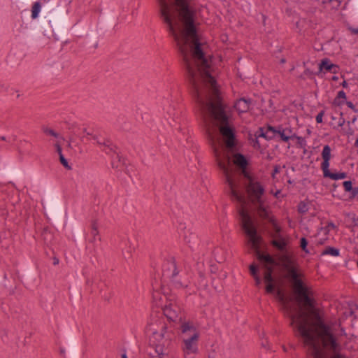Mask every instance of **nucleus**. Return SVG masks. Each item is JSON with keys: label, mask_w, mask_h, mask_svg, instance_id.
<instances>
[{"label": "nucleus", "mask_w": 358, "mask_h": 358, "mask_svg": "<svg viewBox=\"0 0 358 358\" xmlns=\"http://www.w3.org/2000/svg\"><path fill=\"white\" fill-rule=\"evenodd\" d=\"M295 137L293 130L287 127L279 126L273 127L268 126L266 128H260L250 137V143L255 149L261 150L266 145V141L271 139L288 142L294 141Z\"/></svg>", "instance_id": "obj_4"}, {"label": "nucleus", "mask_w": 358, "mask_h": 358, "mask_svg": "<svg viewBox=\"0 0 358 358\" xmlns=\"http://www.w3.org/2000/svg\"><path fill=\"white\" fill-rule=\"evenodd\" d=\"M280 194V191H277L276 193L275 194V196L276 197H278L279 194Z\"/></svg>", "instance_id": "obj_44"}, {"label": "nucleus", "mask_w": 358, "mask_h": 358, "mask_svg": "<svg viewBox=\"0 0 358 358\" xmlns=\"http://www.w3.org/2000/svg\"><path fill=\"white\" fill-rule=\"evenodd\" d=\"M181 348L184 355L196 354L199 351L200 332L197 327L191 321L182 322L180 327Z\"/></svg>", "instance_id": "obj_5"}, {"label": "nucleus", "mask_w": 358, "mask_h": 358, "mask_svg": "<svg viewBox=\"0 0 358 358\" xmlns=\"http://www.w3.org/2000/svg\"><path fill=\"white\" fill-rule=\"evenodd\" d=\"M338 80V77L337 76H333L331 77V80L333 81H337Z\"/></svg>", "instance_id": "obj_40"}, {"label": "nucleus", "mask_w": 358, "mask_h": 358, "mask_svg": "<svg viewBox=\"0 0 358 358\" xmlns=\"http://www.w3.org/2000/svg\"><path fill=\"white\" fill-rule=\"evenodd\" d=\"M162 310L164 315L171 321H174L178 317L180 311L179 308L172 303L165 305Z\"/></svg>", "instance_id": "obj_12"}, {"label": "nucleus", "mask_w": 358, "mask_h": 358, "mask_svg": "<svg viewBox=\"0 0 358 358\" xmlns=\"http://www.w3.org/2000/svg\"><path fill=\"white\" fill-rule=\"evenodd\" d=\"M343 185L344 187V190L346 192H349L350 190H352V182L350 180H345L343 182Z\"/></svg>", "instance_id": "obj_25"}, {"label": "nucleus", "mask_w": 358, "mask_h": 358, "mask_svg": "<svg viewBox=\"0 0 358 358\" xmlns=\"http://www.w3.org/2000/svg\"><path fill=\"white\" fill-rule=\"evenodd\" d=\"M169 124H170L171 127H176V124H174V125H173V124H172V123H171V122H169Z\"/></svg>", "instance_id": "obj_48"}, {"label": "nucleus", "mask_w": 358, "mask_h": 358, "mask_svg": "<svg viewBox=\"0 0 358 358\" xmlns=\"http://www.w3.org/2000/svg\"><path fill=\"white\" fill-rule=\"evenodd\" d=\"M331 158H323L322 163V170L323 171L324 178H330L333 180H342L347 178V173L345 172H332L329 169V160Z\"/></svg>", "instance_id": "obj_9"}, {"label": "nucleus", "mask_w": 358, "mask_h": 358, "mask_svg": "<svg viewBox=\"0 0 358 358\" xmlns=\"http://www.w3.org/2000/svg\"><path fill=\"white\" fill-rule=\"evenodd\" d=\"M250 108V102L245 99H240L234 104V108L239 113L247 112Z\"/></svg>", "instance_id": "obj_14"}, {"label": "nucleus", "mask_w": 358, "mask_h": 358, "mask_svg": "<svg viewBox=\"0 0 358 358\" xmlns=\"http://www.w3.org/2000/svg\"><path fill=\"white\" fill-rule=\"evenodd\" d=\"M122 358H127V355L124 353V354H122Z\"/></svg>", "instance_id": "obj_47"}, {"label": "nucleus", "mask_w": 358, "mask_h": 358, "mask_svg": "<svg viewBox=\"0 0 358 358\" xmlns=\"http://www.w3.org/2000/svg\"><path fill=\"white\" fill-rule=\"evenodd\" d=\"M153 334L154 339L158 342V343L155 344V352L159 357V358H162L169 353L166 346L170 343V337L166 333V327L163 326L161 333L153 332Z\"/></svg>", "instance_id": "obj_7"}, {"label": "nucleus", "mask_w": 358, "mask_h": 358, "mask_svg": "<svg viewBox=\"0 0 358 358\" xmlns=\"http://www.w3.org/2000/svg\"><path fill=\"white\" fill-rule=\"evenodd\" d=\"M272 245L274 248L280 252H285L286 250V241L282 237H278L272 241Z\"/></svg>", "instance_id": "obj_17"}, {"label": "nucleus", "mask_w": 358, "mask_h": 358, "mask_svg": "<svg viewBox=\"0 0 358 358\" xmlns=\"http://www.w3.org/2000/svg\"><path fill=\"white\" fill-rule=\"evenodd\" d=\"M1 139L2 141H8V142H9V143H10V142H11V141L13 140V137H9V138H6V137H5V136H1Z\"/></svg>", "instance_id": "obj_34"}, {"label": "nucleus", "mask_w": 358, "mask_h": 358, "mask_svg": "<svg viewBox=\"0 0 358 358\" xmlns=\"http://www.w3.org/2000/svg\"><path fill=\"white\" fill-rule=\"evenodd\" d=\"M348 30L350 31L352 34L358 36V27L355 28L351 26H348Z\"/></svg>", "instance_id": "obj_32"}, {"label": "nucleus", "mask_w": 358, "mask_h": 358, "mask_svg": "<svg viewBox=\"0 0 358 358\" xmlns=\"http://www.w3.org/2000/svg\"><path fill=\"white\" fill-rule=\"evenodd\" d=\"M320 50H322V47L320 48H315V50L320 51Z\"/></svg>", "instance_id": "obj_50"}, {"label": "nucleus", "mask_w": 358, "mask_h": 358, "mask_svg": "<svg viewBox=\"0 0 358 358\" xmlns=\"http://www.w3.org/2000/svg\"><path fill=\"white\" fill-rule=\"evenodd\" d=\"M59 264V259H58L57 258L55 257V258L53 259V264H54V265H57V264Z\"/></svg>", "instance_id": "obj_39"}, {"label": "nucleus", "mask_w": 358, "mask_h": 358, "mask_svg": "<svg viewBox=\"0 0 358 358\" xmlns=\"http://www.w3.org/2000/svg\"><path fill=\"white\" fill-rule=\"evenodd\" d=\"M354 6L356 9V11L358 13V0H354Z\"/></svg>", "instance_id": "obj_38"}, {"label": "nucleus", "mask_w": 358, "mask_h": 358, "mask_svg": "<svg viewBox=\"0 0 358 358\" xmlns=\"http://www.w3.org/2000/svg\"><path fill=\"white\" fill-rule=\"evenodd\" d=\"M216 163L223 172L231 199L241 206L238 210L241 227L246 236L248 247L260 262L264 280L266 284V291L268 294H275L289 318L290 325L293 327L303 350L311 358L313 355V299L308 295L306 285L300 280L295 282L290 296H286L280 289H275L273 276L275 261L270 255L260 250L261 237L257 234L251 216L245 208L246 201L244 196L236 189L232 175L237 171L241 172L245 179V185L250 201L261 217L268 218V212L263 199L264 188L247 171V158H217Z\"/></svg>", "instance_id": "obj_1"}, {"label": "nucleus", "mask_w": 358, "mask_h": 358, "mask_svg": "<svg viewBox=\"0 0 358 358\" xmlns=\"http://www.w3.org/2000/svg\"><path fill=\"white\" fill-rule=\"evenodd\" d=\"M354 146H355V148H358V138L355 140V142Z\"/></svg>", "instance_id": "obj_42"}, {"label": "nucleus", "mask_w": 358, "mask_h": 358, "mask_svg": "<svg viewBox=\"0 0 358 358\" xmlns=\"http://www.w3.org/2000/svg\"><path fill=\"white\" fill-rule=\"evenodd\" d=\"M345 124H347V121H346L345 118L340 117L338 119V123H337V126L336 127L334 126V128L342 127Z\"/></svg>", "instance_id": "obj_28"}, {"label": "nucleus", "mask_w": 358, "mask_h": 358, "mask_svg": "<svg viewBox=\"0 0 358 358\" xmlns=\"http://www.w3.org/2000/svg\"><path fill=\"white\" fill-rule=\"evenodd\" d=\"M333 63L330 60L329 58L324 57L321 59L320 62L318 64V71L315 72V75H319L321 73H325L326 72L331 73Z\"/></svg>", "instance_id": "obj_13"}, {"label": "nucleus", "mask_w": 358, "mask_h": 358, "mask_svg": "<svg viewBox=\"0 0 358 358\" xmlns=\"http://www.w3.org/2000/svg\"><path fill=\"white\" fill-rule=\"evenodd\" d=\"M324 255L338 257L340 255V250L334 247L326 246L321 252H320V257Z\"/></svg>", "instance_id": "obj_16"}, {"label": "nucleus", "mask_w": 358, "mask_h": 358, "mask_svg": "<svg viewBox=\"0 0 358 358\" xmlns=\"http://www.w3.org/2000/svg\"><path fill=\"white\" fill-rule=\"evenodd\" d=\"M250 271L251 275L255 278L256 285L259 286L262 283V279L257 274L258 267L255 264H251L250 266Z\"/></svg>", "instance_id": "obj_19"}, {"label": "nucleus", "mask_w": 358, "mask_h": 358, "mask_svg": "<svg viewBox=\"0 0 358 358\" xmlns=\"http://www.w3.org/2000/svg\"><path fill=\"white\" fill-rule=\"evenodd\" d=\"M298 210L299 211V213H305L306 212L308 211V208L307 206V204L304 202H301L299 204V206H298Z\"/></svg>", "instance_id": "obj_26"}, {"label": "nucleus", "mask_w": 358, "mask_h": 358, "mask_svg": "<svg viewBox=\"0 0 358 358\" xmlns=\"http://www.w3.org/2000/svg\"><path fill=\"white\" fill-rule=\"evenodd\" d=\"M357 266H358V260H357Z\"/></svg>", "instance_id": "obj_53"}, {"label": "nucleus", "mask_w": 358, "mask_h": 358, "mask_svg": "<svg viewBox=\"0 0 358 358\" xmlns=\"http://www.w3.org/2000/svg\"><path fill=\"white\" fill-rule=\"evenodd\" d=\"M179 230L180 231V236H183L184 241L189 245V247L194 250L196 246L199 245V237L190 229L186 230L185 224L180 223L179 225Z\"/></svg>", "instance_id": "obj_8"}, {"label": "nucleus", "mask_w": 358, "mask_h": 358, "mask_svg": "<svg viewBox=\"0 0 358 358\" xmlns=\"http://www.w3.org/2000/svg\"><path fill=\"white\" fill-rule=\"evenodd\" d=\"M315 1L317 2L318 3H325L326 2H330L331 0H315Z\"/></svg>", "instance_id": "obj_37"}, {"label": "nucleus", "mask_w": 358, "mask_h": 358, "mask_svg": "<svg viewBox=\"0 0 358 358\" xmlns=\"http://www.w3.org/2000/svg\"><path fill=\"white\" fill-rule=\"evenodd\" d=\"M129 244V241H124L121 243L120 247L122 250L123 255L125 259L130 257V254L131 252V248L129 245L127 248V245Z\"/></svg>", "instance_id": "obj_21"}, {"label": "nucleus", "mask_w": 358, "mask_h": 358, "mask_svg": "<svg viewBox=\"0 0 358 358\" xmlns=\"http://www.w3.org/2000/svg\"><path fill=\"white\" fill-rule=\"evenodd\" d=\"M324 114V110H321L315 117L316 122L317 123H322V117Z\"/></svg>", "instance_id": "obj_29"}, {"label": "nucleus", "mask_w": 358, "mask_h": 358, "mask_svg": "<svg viewBox=\"0 0 358 358\" xmlns=\"http://www.w3.org/2000/svg\"><path fill=\"white\" fill-rule=\"evenodd\" d=\"M340 117H344V112H343V111L340 112Z\"/></svg>", "instance_id": "obj_45"}, {"label": "nucleus", "mask_w": 358, "mask_h": 358, "mask_svg": "<svg viewBox=\"0 0 358 358\" xmlns=\"http://www.w3.org/2000/svg\"><path fill=\"white\" fill-rule=\"evenodd\" d=\"M339 349L332 326L325 322L324 313L315 299V358H331V352Z\"/></svg>", "instance_id": "obj_3"}, {"label": "nucleus", "mask_w": 358, "mask_h": 358, "mask_svg": "<svg viewBox=\"0 0 358 358\" xmlns=\"http://www.w3.org/2000/svg\"><path fill=\"white\" fill-rule=\"evenodd\" d=\"M157 297H158V293H154L153 294V299H157Z\"/></svg>", "instance_id": "obj_43"}, {"label": "nucleus", "mask_w": 358, "mask_h": 358, "mask_svg": "<svg viewBox=\"0 0 358 358\" xmlns=\"http://www.w3.org/2000/svg\"><path fill=\"white\" fill-rule=\"evenodd\" d=\"M320 152H321V157H331V148L328 144L315 145V154H317Z\"/></svg>", "instance_id": "obj_15"}, {"label": "nucleus", "mask_w": 358, "mask_h": 358, "mask_svg": "<svg viewBox=\"0 0 358 358\" xmlns=\"http://www.w3.org/2000/svg\"><path fill=\"white\" fill-rule=\"evenodd\" d=\"M297 141H300V144H301V141H303V139L297 138Z\"/></svg>", "instance_id": "obj_51"}, {"label": "nucleus", "mask_w": 358, "mask_h": 358, "mask_svg": "<svg viewBox=\"0 0 358 358\" xmlns=\"http://www.w3.org/2000/svg\"><path fill=\"white\" fill-rule=\"evenodd\" d=\"M41 10V6L39 2H35L31 8V17L36 19L38 17V15Z\"/></svg>", "instance_id": "obj_22"}, {"label": "nucleus", "mask_w": 358, "mask_h": 358, "mask_svg": "<svg viewBox=\"0 0 358 358\" xmlns=\"http://www.w3.org/2000/svg\"><path fill=\"white\" fill-rule=\"evenodd\" d=\"M152 287H153V289H157V282H155V285L153 284V285H152Z\"/></svg>", "instance_id": "obj_46"}, {"label": "nucleus", "mask_w": 358, "mask_h": 358, "mask_svg": "<svg viewBox=\"0 0 358 358\" xmlns=\"http://www.w3.org/2000/svg\"><path fill=\"white\" fill-rule=\"evenodd\" d=\"M43 131L46 135L52 137L51 141L55 144L59 157H64L62 152V149L73 150V152L69 154L76 155L78 152L82 153L83 149L80 146V143H85L86 141H92L94 143L103 145L108 149L111 150L109 148V142L106 141L105 138L101 135L99 131L93 129H83L82 133L80 129H74L68 140L50 128H45Z\"/></svg>", "instance_id": "obj_2"}, {"label": "nucleus", "mask_w": 358, "mask_h": 358, "mask_svg": "<svg viewBox=\"0 0 358 358\" xmlns=\"http://www.w3.org/2000/svg\"><path fill=\"white\" fill-rule=\"evenodd\" d=\"M334 358H347V357L345 355L337 352L334 355Z\"/></svg>", "instance_id": "obj_33"}, {"label": "nucleus", "mask_w": 358, "mask_h": 358, "mask_svg": "<svg viewBox=\"0 0 358 358\" xmlns=\"http://www.w3.org/2000/svg\"><path fill=\"white\" fill-rule=\"evenodd\" d=\"M357 238H358V234H357Z\"/></svg>", "instance_id": "obj_54"}, {"label": "nucleus", "mask_w": 358, "mask_h": 358, "mask_svg": "<svg viewBox=\"0 0 358 358\" xmlns=\"http://www.w3.org/2000/svg\"><path fill=\"white\" fill-rule=\"evenodd\" d=\"M346 104L348 108L352 110L355 113H358V108L352 101H347L346 93L343 90L338 92L336 97L332 101V106H337L341 108V107Z\"/></svg>", "instance_id": "obj_10"}, {"label": "nucleus", "mask_w": 358, "mask_h": 358, "mask_svg": "<svg viewBox=\"0 0 358 358\" xmlns=\"http://www.w3.org/2000/svg\"><path fill=\"white\" fill-rule=\"evenodd\" d=\"M334 227L333 223H327L324 227H321L317 229V234H315V245H322L326 243L329 240L328 234L329 232V227Z\"/></svg>", "instance_id": "obj_11"}, {"label": "nucleus", "mask_w": 358, "mask_h": 358, "mask_svg": "<svg viewBox=\"0 0 358 358\" xmlns=\"http://www.w3.org/2000/svg\"><path fill=\"white\" fill-rule=\"evenodd\" d=\"M308 242L305 238H302L300 241V246L306 252H308L307 250Z\"/></svg>", "instance_id": "obj_27"}, {"label": "nucleus", "mask_w": 358, "mask_h": 358, "mask_svg": "<svg viewBox=\"0 0 358 358\" xmlns=\"http://www.w3.org/2000/svg\"><path fill=\"white\" fill-rule=\"evenodd\" d=\"M231 157H244L243 155L241 154H234Z\"/></svg>", "instance_id": "obj_41"}, {"label": "nucleus", "mask_w": 358, "mask_h": 358, "mask_svg": "<svg viewBox=\"0 0 358 358\" xmlns=\"http://www.w3.org/2000/svg\"><path fill=\"white\" fill-rule=\"evenodd\" d=\"M60 163L68 170H71L72 169L71 164L69 162L68 158H59Z\"/></svg>", "instance_id": "obj_24"}, {"label": "nucleus", "mask_w": 358, "mask_h": 358, "mask_svg": "<svg viewBox=\"0 0 358 358\" xmlns=\"http://www.w3.org/2000/svg\"><path fill=\"white\" fill-rule=\"evenodd\" d=\"M352 223H353V225L355 227H358V217H354L352 219Z\"/></svg>", "instance_id": "obj_36"}, {"label": "nucleus", "mask_w": 358, "mask_h": 358, "mask_svg": "<svg viewBox=\"0 0 358 358\" xmlns=\"http://www.w3.org/2000/svg\"><path fill=\"white\" fill-rule=\"evenodd\" d=\"M340 85L343 88H348L349 85L348 83L344 80L341 83H340Z\"/></svg>", "instance_id": "obj_35"}, {"label": "nucleus", "mask_w": 358, "mask_h": 358, "mask_svg": "<svg viewBox=\"0 0 358 358\" xmlns=\"http://www.w3.org/2000/svg\"><path fill=\"white\" fill-rule=\"evenodd\" d=\"M333 187H334L333 190H335V189L336 188L337 185L334 183V184L333 185Z\"/></svg>", "instance_id": "obj_49"}, {"label": "nucleus", "mask_w": 358, "mask_h": 358, "mask_svg": "<svg viewBox=\"0 0 358 358\" xmlns=\"http://www.w3.org/2000/svg\"><path fill=\"white\" fill-rule=\"evenodd\" d=\"M164 110L168 115V120H169V119H172L173 122H176V120L178 118V114L175 112V108H164Z\"/></svg>", "instance_id": "obj_23"}, {"label": "nucleus", "mask_w": 358, "mask_h": 358, "mask_svg": "<svg viewBox=\"0 0 358 358\" xmlns=\"http://www.w3.org/2000/svg\"><path fill=\"white\" fill-rule=\"evenodd\" d=\"M357 120V116L354 115L351 120L347 121V127L342 128L344 134L347 136H352L354 134V129L350 127V124H354Z\"/></svg>", "instance_id": "obj_20"}, {"label": "nucleus", "mask_w": 358, "mask_h": 358, "mask_svg": "<svg viewBox=\"0 0 358 358\" xmlns=\"http://www.w3.org/2000/svg\"><path fill=\"white\" fill-rule=\"evenodd\" d=\"M282 63H284L285 62V59H282Z\"/></svg>", "instance_id": "obj_52"}, {"label": "nucleus", "mask_w": 358, "mask_h": 358, "mask_svg": "<svg viewBox=\"0 0 358 358\" xmlns=\"http://www.w3.org/2000/svg\"><path fill=\"white\" fill-rule=\"evenodd\" d=\"M349 192L351 194L350 198H355L358 194V187H352Z\"/></svg>", "instance_id": "obj_30"}, {"label": "nucleus", "mask_w": 358, "mask_h": 358, "mask_svg": "<svg viewBox=\"0 0 358 358\" xmlns=\"http://www.w3.org/2000/svg\"><path fill=\"white\" fill-rule=\"evenodd\" d=\"M340 66L338 64H332V68L331 73L334 74H336L339 72Z\"/></svg>", "instance_id": "obj_31"}, {"label": "nucleus", "mask_w": 358, "mask_h": 358, "mask_svg": "<svg viewBox=\"0 0 358 358\" xmlns=\"http://www.w3.org/2000/svg\"><path fill=\"white\" fill-rule=\"evenodd\" d=\"M99 224L96 220H94L92 221L90 226V235L92 236L91 242H94L96 241V237L99 236L98 231Z\"/></svg>", "instance_id": "obj_18"}, {"label": "nucleus", "mask_w": 358, "mask_h": 358, "mask_svg": "<svg viewBox=\"0 0 358 358\" xmlns=\"http://www.w3.org/2000/svg\"><path fill=\"white\" fill-rule=\"evenodd\" d=\"M178 267L173 258H170L164 262L162 265V277L164 281L169 280L175 283L176 286L182 287V283L178 280Z\"/></svg>", "instance_id": "obj_6"}]
</instances>
